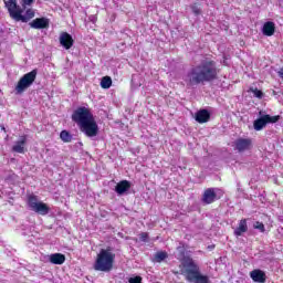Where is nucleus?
<instances>
[{
    "mask_svg": "<svg viewBox=\"0 0 283 283\" xmlns=\"http://www.w3.org/2000/svg\"><path fill=\"white\" fill-rule=\"evenodd\" d=\"M60 138L62 143H70L72 140V133H70L69 130H62L60 133Z\"/></svg>",
    "mask_w": 283,
    "mask_h": 283,
    "instance_id": "22",
    "label": "nucleus"
},
{
    "mask_svg": "<svg viewBox=\"0 0 283 283\" xmlns=\"http://www.w3.org/2000/svg\"><path fill=\"white\" fill-rule=\"evenodd\" d=\"M250 277L253 280V282H259V283L266 282V274L262 270H253L250 273Z\"/></svg>",
    "mask_w": 283,
    "mask_h": 283,
    "instance_id": "16",
    "label": "nucleus"
},
{
    "mask_svg": "<svg viewBox=\"0 0 283 283\" xmlns=\"http://www.w3.org/2000/svg\"><path fill=\"white\" fill-rule=\"evenodd\" d=\"M177 259L181 262L182 275H185L187 282L192 283H209V276L200 273V266L187 250H180L177 254Z\"/></svg>",
    "mask_w": 283,
    "mask_h": 283,
    "instance_id": "3",
    "label": "nucleus"
},
{
    "mask_svg": "<svg viewBox=\"0 0 283 283\" xmlns=\"http://www.w3.org/2000/svg\"><path fill=\"white\" fill-rule=\"evenodd\" d=\"M201 200H202L203 205H213V201L218 200V195L216 193V189L214 188H207L203 191Z\"/></svg>",
    "mask_w": 283,
    "mask_h": 283,
    "instance_id": "12",
    "label": "nucleus"
},
{
    "mask_svg": "<svg viewBox=\"0 0 283 283\" xmlns=\"http://www.w3.org/2000/svg\"><path fill=\"white\" fill-rule=\"evenodd\" d=\"M101 87L102 90H109V87H112V77L111 76L102 77Z\"/></svg>",
    "mask_w": 283,
    "mask_h": 283,
    "instance_id": "21",
    "label": "nucleus"
},
{
    "mask_svg": "<svg viewBox=\"0 0 283 283\" xmlns=\"http://www.w3.org/2000/svg\"><path fill=\"white\" fill-rule=\"evenodd\" d=\"M218 65L213 60H203L190 69L187 74L189 85H205L218 78Z\"/></svg>",
    "mask_w": 283,
    "mask_h": 283,
    "instance_id": "1",
    "label": "nucleus"
},
{
    "mask_svg": "<svg viewBox=\"0 0 283 283\" xmlns=\"http://www.w3.org/2000/svg\"><path fill=\"white\" fill-rule=\"evenodd\" d=\"M30 28H32L33 30H46V28H50V19L36 18L32 22H30Z\"/></svg>",
    "mask_w": 283,
    "mask_h": 283,
    "instance_id": "10",
    "label": "nucleus"
},
{
    "mask_svg": "<svg viewBox=\"0 0 283 283\" xmlns=\"http://www.w3.org/2000/svg\"><path fill=\"white\" fill-rule=\"evenodd\" d=\"M114 260H116V254L112 250L102 249L96 255L93 269L102 271V273H109L114 269Z\"/></svg>",
    "mask_w": 283,
    "mask_h": 283,
    "instance_id": "5",
    "label": "nucleus"
},
{
    "mask_svg": "<svg viewBox=\"0 0 283 283\" xmlns=\"http://www.w3.org/2000/svg\"><path fill=\"white\" fill-rule=\"evenodd\" d=\"M211 248H212L211 245L208 247V249H211Z\"/></svg>",
    "mask_w": 283,
    "mask_h": 283,
    "instance_id": "29",
    "label": "nucleus"
},
{
    "mask_svg": "<svg viewBox=\"0 0 283 283\" xmlns=\"http://www.w3.org/2000/svg\"><path fill=\"white\" fill-rule=\"evenodd\" d=\"M128 282L129 283H140V282H143V277H140V276L130 277L128 280Z\"/></svg>",
    "mask_w": 283,
    "mask_h": 283,
    "instance_id": "28",
    "label": "nucleus"
},
{
    "mask_svg": "<svg viewBox=\"0 0 283 283\" xmlns=\"http://www.w3.org/2000/svg\"><path fill=\"white\" fill-rule=\"evenodd\" d=\"M4 7L8 10L10 19L13 21H21L22 23H28L31 19H34V10L27 9L25 14L23 15V8L19 6L17 0H3Z\"/></svg>",
    "mask_w": 283,
    "mask_h": 283,
    "instance_id": "4",
    "label": "nucleus"
},
{
    "mask_svg": "<svg viewBox=\"0 0 283 283\" xmlns=\"http://www.w3.org/2000/svg\"><path fill=\"white\" fill-rule=\"evenodd\" d=\"M193 14H196V17L202 14V10L200 9V4L198 3H193L192 6H190Z\"/></svg>",
    "mask_w": 283,
    "mask_h": 283,
    "instance_id": "23",
    "label": "nucleus"
},
{
    "mask_svg": "<svg viewBox=\"0 0 283 283\" xmlns=\"http://www.w3.org/2000/svg\"><path fill=\"white\" fill-rule=\"evenodd\" d=\"M168 258L169 254L166 251H158L157 253H155L153 262H165V260H167Z\"/></svg>",
    "mask_w": 283,
    "mask_h": 283,
    "instance_id": "20",
    "label": "nucleus"
},
{
    "mask_svg": "<svg viewBox=\"0 0 283 283\" xmlns=\"http://www.w3.org/2000/svg\"><path fill=\"white\" fill-rule=\"evenodd\" d=\"M32 3H34V0H22L23 10H25V8H28V6H32Z\"/></svg>",
    "mask_w": 283,
    "mask_h": 283,
    "instance_id": "27",
    "label": "nucleus"
},
{
    "mask_svg": "<svg viewBox=\"0 0 283 283\" xmlns=\"http://www.w3.org/2000/svg\"><path fill=\"white\" fill-rule=\"evenodd\" d=\"M253 228L260 231L261 233H264L266 231V228L264 227V223L256 221L253 224Z\"/></svg>",
    "mask_w": 283,
    "mask_h": 283,
    "instance_id": "24",
    "label": "nucleus"
},
{
    "mask_svg": "<svg viewBox=\"0 0 283 283\" xmlns=\"http://www.w3.org/2000/svg\"><path fill=\"white\" fill-rule=\"evenodd\" d=\"M49 258V262H51V264H64L65 263V254L62 253H53L51 255L48 256Z\"/></svg>",
    "mask_w": 283,
    "mask_h": 283,
    "instance_id": "19",
    "label": "nucleus"
},
{
    "mask_svg": "<svg viewBox=\"0 0 283 283\" xmlns=\"http://www.w3.org/2000/svg\"><path fill=\"white\" fill-rule=\"evenodd\" d=\"M25 145H28V136L23 135L12 146V151H14L15 154H25Z\"/></svg>",
    "mask_w": 283,
    "mask_h": 283,
    "instance_id": "13",
    "label": "nucleus"
},
{
    "mask_svg": "<svg viewBox=\"0 0 283 283\" xmlns=\"http://www.w3.org/2000/svg\"><path fill=\"white\" fill-rule=\"evenodd\" d=\"M28 205L31 211L39 213V216H48L50 213V206L43 201H39L36 195H30L28 197Z\"/></svg>",
    "mask_w": 283,
    "mask_h": 283,
    "instance_id": "7",
    "label": "nucleus"
},
{
    "mask_svg": "<svg viewBox=\"0 0 283 283\" xmlns=\"http://www.w3.org/2000/svg\"><path fill=\"white\" fill-rule=\"evenodd\" d=\"M195 119L200 124L209 123L211 120V113L202 108L195 114Z\"/></svg>",
    "mask_w": 283,
    "mask_h": 283,
    "instance_id": "14",
    "label": "nucleus"
},
{
    "mask_svg": "<svg viewBox=\"0 0 283 283\" xmlns=\"http://www.w3.org/2000/svg\"><path fill=\"white\" fill-rule=\"evenodd\" d=\"M250 92L254 94L255 98H264V93L258 88L250 87Z\"/></svg>",
    "mask_w": 283,
    "mask_h": 283,
    "instance_id": "25",
    "label": "nucleus"
},
{
    "mask_svg": "<svg viewBox=\"0 0 283 283\" xmlns=\"http://www.w3.org/2000/svg\"><path fill=\"white\" fill-rule=\"evenodd\" d=\"M132 189V182L128 180H122L115 186V191L118 193V196H123L124 193H127Z\"/></svg>",
    "mask_w": 283,
    "mask_h": 283,
    "instance_id": "15",
    "label": "nucleus"
},
{
    "mask_svg": "<svg viewBox=\"0 0 283 283\" xmlns=\"http://www.w3.org/2000/svg\"><path fill=\"white\" fill-rule=\"evenodd\" d=\"M280 120V115L271 116V115H263L253 123V127L255 132H262L269 123H277Z\"/></svg>",
    "mask_w": 283,
    "mask_h": 283,
    "instance_id": "8",
    "label": "nucleus"
},
{
    "mask_svg": "<svg viewBox=\"0 0 283 283\" xmlns=\"http://www.w3.org/2000/svg\"><path fill=\"white\" fill-rule=\"evenodd\" d=\"M262 33L264 36H273V34H275V22H265L262 28Z\"/></svg>",
    "mask_w": 283,
    "mask_h": 283,
    "instance_id": "17",
    "label": "nucleus"
},
{
    "mask_svg": "<svg viewBox=\"0 0 283 283\" xmlns=\"http://www.w3.org/2000/svg\"><path fill=\"white\" fill-rule=\"evenodd\" d=\"M233 147L239 154H243V151H249L253 147V140L251 138L239 137L233 142Z\"/></svg>",
    "mask_w": 283,
    "mask_h": 283,
    "instance_id": "9",
    "label": "nucleus"
},
{
    "mask_svg": "<svg viewBox=\"0 0 283 283\" xmlns=\"http://www.w3.org/2000/svg\"><path fill=\"white\" fill-rule=\"evenodd\" d=\"M38 74L39 71L36 69L32 70L29 73H25L15 85L17 94H23V92L27 91L28 87L32 86V84L36 81Z\"/></svg>",
    "mask_w": 283,
    "mask_h": 283,
    "instance_id": "6",
    "label": "nucleus"
},
{
    "mask_svg": "<svg viewBox=\"0 0 283 283\" xmlns=\"http://www.w3.org/2000/svg\"><path fill=\"white\" fill-rule=\"evenodd\" d=\"M71 119L87 138L98 136V124L96 123V118H94L92 109L85 106H78L73 111Z\"/></svg>",
    "mask_w": 283,
    "mask_h": 283,
    "instance_id": "2",
    "label": "nucleus"
},
{
    "mask_svg": "<svg viewBox=\"0 0 283 283\" xmlns=\"http://www.w3.org/2000/svg\"><path fill=\"white\" fill-rule=\"evenodd\" d=\"M247 231H249L247 219H241L239 221V226L234 230V235H237V238H240V235H243V233H247Z\"/></svg>",
    "mask_w": 283,
    "mask_h": 283,
    "instance_id": "18",
    "label": "nucleus"
},
{
    "mask_svg": "<svg viewBox=\"0 0 283 283\" xmlns=\"http://www.w3.org/2000/svg\"><path fill=\"white\" fill-rule=\"evenodd\" d=\"M60 44L62 48H64V50H72L74 46V38H72V35L67 32H62L60 34Z\"/></svg>",
    "mask_w": 283,
    "mask_h": 283,
    "instance_id": "11",
    "label": "nucleus"
},
{
    "mask_svg": "<svg viewBox=\"0 0 283 283\" xmlns=\"http://www.w3.org/2000/svg\"><path fill=\"white\" fill-rule=\"evenodd\" d=\"M139 242H149V232L139 233Z\"/></svg>",
    "mask_w": 283,
    "mask_h": 283,
    "instance_id": "26",
    "label": "nucleus"
}]
</instances>
